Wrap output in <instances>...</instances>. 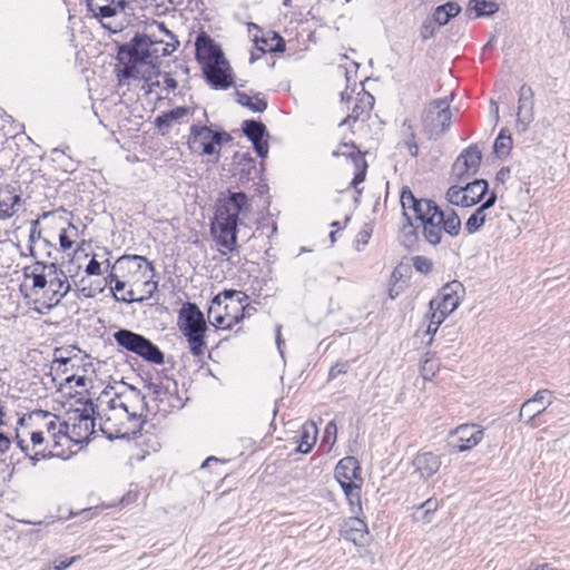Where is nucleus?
<instances>
[{
	"label": "nucleus",
	"instance_id": "f257e3e1",
	"mask_svg": "<svg viewBox=\"0 0 570 570\" xmlns=\"http://www.w3.org/2000/svg\"><path fill=\"white\" fill-rule=\"evenodd\" d=\"M92 413L99 416L100 430L108 439H129L141 431L148 404L138 389L120 383L102 391Z\"/></svg>",
	"mask_w": 570,
	"mask_h": 570
},
{
	"label": "nucleus",
	"instance_id": "f03ea898",
	"mask_svg": "<svg viewBox=\"0 0 570 570\" xmlns=\"http://www.w3.org/2000/svg\"><path fill=\"white\" fill-rule=\"evenodd\" d=\"M179 47V41H166L155 32L150 35L136 33L128 42L118 47L117 59L125 79L142 80L153 92L154 86H159L160 59L170 56Z\"/></svg>",
	"mask_w": 570,
	"mask_h": 570
},
{
	"label": "nucleus",
	"instance_id": "7ed1b4c3",
	"mask_svg": "<svg viewBox=\"0 0 570 570\" xmlns=\"http://www.w3.org/2000/svg\"><path fill=\"white\" fill-rule=\"evenodd\" d=\"M400 202L404 216L410 217L407 210H412L414 218L420 222L421 234L428 244H441L443 234L450 237L459 236L461 219L454 209H443L431 199L416 198L409 187L402 189Z\"/></svg>",
	"mask_w": 570,
	"mask_h": 570
},
{
	"label": "nucleus",
	"instance_id": "20e7f679",
	"mask_svg": "<svg viewBox=\"0 0 570 570\" xmlns=\"http://www.w3.org/2000/svg\"><path fill=\"white\" fill-rule=\"evenodd\" d=\"M247 209V196L243 191L229 193L227 197L219 199L216 204V224L219 225V236H216V243L223 247L219 249L222 256L234 250L238 218Z\"/></svg>",
	"mask_w": 570,
	"mask_h": 570
},
{
	"label": "nucleus",
	"instance_id": "39448f33",
	"mask_svg": "<svg viewBox=\"0 0 570 570\" xmlns=\"http://www.w3.org/2000/svg\"><path fill=\"white\" fill-rule=\"evenodd\" d=\"M177 326L186 337L190 353L200 357L204 355L205 334L207 325L203 312L195 303H185L178 313Z\"/></svg>",
	"mask_w": 570,
	"mask_h": 570
},
{
	"label": "nucleus",
	"instance_id": "423d86ee",
	"mask_svg": "<svg viewBox=\"0 0 570 570\" xmlns=\"http://www.w3.org/2000/svg\"><path fill=\"white\" fill-rule=\"evenodd\" d=\"M112 336L118 346L138 355L144 361L156 365L164 364V353L144 335L127 328H120L116 331Z\"/></svg>",
	"mask_w": 570,
	"mask_h": 570
},
{
	"label": "nucleus",
	"instance_id": "0eeeda50",
	"mask_svg": "<svg viewBox=\"0 0 570 570\" xmlns=\"http://www.w3.org/2000/svg\"><path fill=\"white\" fill-rule=\"evenodd\" d=\"M452 112L448 97L434 99L423 110L421 120L430 136L440 137L450 129Z\"/></svg>",
	"mask_w": 570,
	"mask_h": 570
},
{
	"label": "nucleus",
	"instance_id": "6e6552de",
	"mask_svg": "<svg viewBox=\"0 0 570 570\" xmlns=\"http://www.w3.org/2000/svg\"><path fill=\"white\" fill-rule=\"evenodd\" d=\"M243 293L237 291H224L216 295V307L220 308L224 304L225 313L216 312V332L218 330L230 328L243 318Z\"/></svg>",
	"mask_w": 570,
	"mask_h": 570
},
{
	"label": "nucleus",
	"instance_id": "1a4fd4ad",
	"mask_svg": "<svg viewBox=\"0 0 570 570\" xmlns=\"http://www.w3.org/2000/svg\"><path fill=\"white\" fill-rule=\"evenodd\" d=\"M112 269L118 274L115 276L122 277L131 283V286L139 285L142 278L153 277L154 266L144 256L124 255L114 264Z\"/></svg>",
	"mask_w": 570,
	"mask_h": 570
},
{
	"label": "nucleus",
	"instance_id": "9d476101",
	"mask_svg": "<svg viewBox=\"0 0 570 570\" xmlns=\"http://www.w3.org/2000/svg\"><path fill=\"white\" fill-rule=\"evenodd\" d=\"M47 282V287L42 289V296L37 302H40L45 308L51 309L68 294L70 284L65 272L55 263H50Z\"/></svg>",
	"mask_w": 570,
	"mask_h": 570
},
{
	"label": "nucleus",
	"instance_id": "9b49d317",
	"mask_svg": "<svg viewBox=\"0 0 570 570\" xmlns=\"http://www.w3.org/2000/svg\"><path fill=\"white\" fill-rule=\"evenodd\" d=\"M65 438L75 443H82L89 440L95 432V417L85 411H73L68 421H65Z\"/></svg>",
	"mask_w": 570,
	"mask_h": 570
},
{
	"label": "nucleus",
	"instance_id": "f8f14e48",
	"mask_svg": "<svg viewBox=\"0 0 570 570\" xmlns=\"http://www.w3.org/2000/svg\"><path fill=\"white\" fill-rule=\"evenodd\" d=\"M195 58L207 83L214 88V39L200 31L195 40Z\"/></svg>",
	"mask_w": 570,
	"mask_h": 570
},
{
	"label": "nucleus",
	"instance_id": "ddd939ff",
	"mask_svg": "<svg viewBox=\"0 0 570 570\" xmlns=\"http://www.w3.org/2000/svg\"><path fill=\"white\" fill-rule=\"evenodd\" d=\"M481 160L482 153L478 146H469L454 161L452 167V176L460 183L465 181L478 173Z\"/></svg>",
	"mask_w": 570,
	"mask_h": 570
},
{
	"label": "nucleus",
	"instance_id": "4468645a",
	"mask_svg": "<svg viewBox=\"0 0 570 570\" xmlns=\"http://www.w3.org/2000/svg\"><path fill=\"white\" fill-rule=\"evenodd\" d=\"M341 101L342 104L353 102L351 114L340 122V126H343L351 124V121H364L368 117L370 110L374 105V97L367 91L362 90L354 98L352 92L345 90L341 92Z\"/></svg>",
	"mask_w": 570,
	"mask_h": 570
},
{
	"label": "nucleus",
	"instance_id": "2eb2a0df",
	"mask_svg": "<svg viewBox=\"0 0 570 570\" xmlns=\"http://www.w3.org/2000/svg\"><path fill=\"white\" fill-rule=\"evenodd\" d=\"M38 420L40 425L38 430L50 440L52 446L60 444V439L65 438V423L59 417L48 411L38 410L30 414V420Z\"/></svg>",
	"mask_w": 570,
	"mask_h": 570
},
{
	"label": "nucleus",
	"instance_id": "dca6fc26",
	"mask_svg": "<svg viewBox=\"0 0 570 570\" xmlns=\"http://www.w3.org/2000/svg\"><path fill=\"white\" fill-rule=\"evenodd\" d=\"M188 147L194 154L212 155L214 153V130L207 125H193Z\"/></svg>",
	"mask_w": 570,
	"mask_h": 570
},
{
	"label": "nucleus",
	"instance_id": "f3484780",
	"mask_svg": "<svg viewBox=\"0 0 570 570\" xmlns=\"http://www.w3.org/2000/svg\"><path fill=\"white\" fill-rule=\"evenodd\" d=\"M534 119V92L528 85H522L518 92L517 124L522 131L529 128Z\"/></svg>",
	"mask_w": 570,
	"mask_h": 570
},
{
	"label": "nucleus",
	"instance_id": "a211bd4d",
	"mask_svg": "<svg viewBox=\"0 0 570 570\" xmlns=\"http://www.w3.org/2000/svg\"><path fill=\"white\" fill-rule=\"evenodd\" d=\"M484 430L476 424H461L451 432L456 439L458 444L454 445L458 452H464L476 446L483 439Z\"/></svg>",
	"mask_w": 570,
	"mask_h": 570
},
{
	"label": "nucleus",
	"instance_id": "6ab92c4d",
	"mask_svg": "<svg viewBox=\"0 0 570 570\" xmlns=\"http://www.w3.org/2000/svg\"><path fill=\"white\" fill-rule=\"evenodd\" d=\"M332 155L334 157H350L353 160L357 171L352 180V186L356 189L357 185L364 181L367 169V164L362 153L354 144L344 142Z\"/></svg>",
	"mask_w": 570,
	"mask_h": 570
},
{
	"label": "nucleus",
	"instance_id": "aec40b11",
	"mask_svg": "<svg viewBox=\"0 0 570 570\" xmlns=\"http://www.w3.org/2000/svg\"><path fill=\"white\" fill-rule=\"evenodd\" d=\"M551 404V392L549 390H540L533 397L522 404L519 419L521 420L525 416L528 417L527 423H530L538 415L542 414Z\"/></svg>",
	"mask_w": 570,
	"mask_h": 570
},
{
	"label": "nucleus",
	"instance_id": "412c9836",
	"mask_svg": "<svg viewBox=\"0 0 570 570\" xmlns=\"http://www.w3.org/2000/svg\"><path fill=\"white\" fill-rule=\"evenodd\" d=\"M243 132L252 141L256 154L264 158L268 154V144L265 139L267 136L266 127L263 122L256 120H245L242 125Z\"/></svg>",
	"mask_w": 570,
	"mask_h": 570
},
{
	"label": "nucleus",
	"instance_id": "4be33fe9",
	"mask_svg": "<svg viewBox=\"0 0 570 570\" xmlns=\"http://www.w3.org/2000/svg\"><path fill=\"white\" fill-rule=\"evenodd\" d=\"M459 288H462V285L458 282L445 285L439 296L430 301V309H442L450 315L460 304Z\"/></svg>",
	"mask_w": 570,
	"mask_h": 570
},
{
	"label": "nucleus",
	"instance_id": "5701e85b",
	"mask_svg": "<svg viewBox=\"0 0 570 570\" xmlns=\"http://www.w3.org/2000/svg\"><path fill=\"white\" fill-rule=\"evenodd\" d=\"M334 473L341 488L356 483V480L362 482L361 466L357 459L354 456H345L340 460Z\"/></svg>",
	"mask_w": 570,
	"mask_h": 570
},
{
	"label": "nucleus",
	"instance_id": "b1692460",
	"mask_svg": "<svg viewBox=\"0 0 570 570\" xmlns=\"http://www.w3.org/2000/svg\"><path fill=\"white\" fill-rule=\"evenodd\" d=\"M412 464L419 478L428 480L440 470L442 462L440 455L433 452H420L413 459Z\"/></svg>",
	"mask_w": 570,
	"mask_h": 570
},
{
	"label": "nucleus",
	"instance_id": "393cba45",
	"mask_svg": "<svg viewBox=\"0 0 570 570\" xmlns=\"http://www.w3.org/2000/svg\"><path fill=\"white\" fill-rule=\"evenodd\" d=\"M236 86L235 72L222 48L216 45V89H228Z\"/></svg>",
	"mask_w": 570,
	"mask_h": 570
},
{
	"label": "nucleus",
	"instance_id": "a878e982",
	"mask_svg": "<svg viewBox=\"0 0 570 570\" xmlns=\"http://www.w3.org/2000/svg\"><path fill=\"white\" fill-rule=\"evenodd\" d=\"M30 441L32 444V455H30V461L32 466H36L37 463L41 460L55 456L52 444L50 440L43 435V432H40L38 429L30 432Z\"/></svg>",
	"mask_w": 570,
	"mask_h": 570
},
{
	"label": "nucleus",
	"instance_id": "bb28decb",
	"mask_svg": "<svg viewBox=\"0 0 570 570\" xmlns=\"http://www.w3.org/2000/svg\"><path fill=\"white\" fill-rule=\"evenodd\" d=\"M190 114L187 107H177L168 111H164L155 118V127L158 128L159 132L165 136L167 135L175 124H181L184 118Z\"/></svg>",
	"mask_w": 570,
	"mask_h": 570
},
{
	"label": "nucleus",
	"instance_id": "cd10ccee",
	"mask_svg": "<svg viewBox=\"0 0 570 570\" xmlns=\"http://www.w3.org/2000/svg\"><path fill=\"white\" fill-rule=\"evenodd\" d=\"M69 213L63 208L59 207L58 209L43 212L37 219L31 222L30 226V240L32 242L35 236H40V229L39 224L40 219H49L51 218L53 223L56 224H67L68 228L72 229L75 233L73 235H77V227L71 223V220L68 218Z\"/></svg>",
	"mask_w": 570,
	"mask_h": 570
},
{
	"label": "nucleus",
	"instance_id": "c85d7f7f",
	"mask_svg": "<svg viewBox=\"0 0 570 570\" xmlns=\"http://www.w3.org/2000/svg\"><path fill=\"white\" fill-rule=\"evenodd\" d=\"M21 197L16 191V187L6 185L0 187V220L11 218L17 213Z\"/></svg>",
	"mask_w": 570,
	"mask_h": 570
},
{
	"label": "nucleus",
	"instance_id": "c756f323",
	"mask_svg": "<svg viewBox=\"0 0 570 570\" xmlns=\"http://www.w3.org/2000/svg\"><path fill=\"white\" fill-rule=\"evenodd\" d=\"M341 533L346 540L355 544H364L367 535V525L358 517H353L343 523Z\"/></svg>",
	"mask_w": 570,
	"mask_h": 570
},
{
	"label": "nucleus",
	"instance_id": "7c9ffc66",
	"mask_svg": "<svg viewBox=\"0 0 570 570\" xmlns=\"http://www.w3.org/2000/svg\"><path fill=\"white\" fill-rule=\"evenodd\" d=\"M50 263L36 262L33 265L24 268V277L32 281V293L35 295L47 287V278Z\"/></svg>",
	"mask_w": 570,
	"mask_h": 570
},
{
	"label": "nucleus",
	"instance_id": "2f4dec72",
	"mask_svg": "<svg viewBox=\"0 0 570 570\" xmlns=\"http://www.w3.org/2000/svg\"><path fill=\"white\" fill-rule=\"evenodd\" d=\"M497 202V195L491 194L489 198L475 209L465 223V230L469 234L478 232L485 223V210L492 207Z\"/></svg>",
	"mask_w": 570,
	"mask_h": 570
},
{
	"label": "nucleus",
	"instance_id": "473e14b6",
	"mask_svg": "<svg viewBox=\"0 0 570 570\" xmlns=\"http://www.w3.org/2000/svg\"><path fill=\"white\" fill-rule=\"evenodd\" d=\"M488 183L484 179H475L472 183H466L463 186L465 198H466V207L473 206L481 202L484 195L488 191Z\"/></svg>",
	"mask_w": 570,
	"mask_h": 570
},
{
	"label": "nucleus",
	"instance_id": "72a5a7b5",
	"mask_svg": "<svg viewBox=\"0 0 570 570\" xmlns=\"http://www.w3.org/2000/svg\"><path fill=\"white\" fill-rule=\"evenodd\" d=\"M255 45L259 51L265 52H283L285 50L284 39L276 32L268 37L255 38Z\"/></svg>",
	"mask_w": 570,
	"mask_h": 570
},
{
	"label": "nucleus",
	"instance_id": "f704fd0d",
	"mask_svg": "<svg viewBox=\"0 0 570 570\" xmlns=\"http://www.w3.org/2000/svg\"><path fill=\"white\" fill-rule=\"evenodd\" d=\"M149 278L150 277L142 278L141 282L139 283L144 286V295H141L140 297H137L135 295L136 291L134 288H131L127 292L126 296L118 297L115 294V298L117 301H121V302H126V303L142 302L145 299L150 298L153 296V294L157 291L158 284H157V282L150 281Z\"/></svg>",
	"mask_w": 570,
	"mask_h": 570
},
{
	"label": "nucleus",
	"instance_id": "c9c22d12",
	"mask_svg": "<svg viewBox=\"0 0 570 570\" xmlns=\"http://www.w3.org/2000/svg\"><path fill=\"white\" fill-rule=\"evenodd\" d=\"M126 6V0H109L106 4L94 3L92 10L89 11L92 12L95 17L111 18L118 12L124 11Z\"/></svg>",
	"mask_w": 570,
	"mask_h": 570
},
{
	"label": "nucleus",
	"instance_id": "e433bc0d",
	"mask_svg": "<svg viewBox=\"0 0 570 570\" xmlns=\"http://www.w3.org/2000/svg\"><path fill=\"white\" fill-rule=\"evenodd\" d=\"M461 11V7L456 2H446L435 8L432 19L438 26H445L451 18L456 17Z\"/></svg>",
	"mask_w": 570,
	"mask_h": 570
},
{
	"label": "nucleus",
	"instance_id": "4c0bfd02",
	"mask_svg": "<svg viewBox=\"0 0 570 570\" xmlns=\"http://www.w3.org/2000/svg\"><path fill=\"white\" fill-rule=\"evenodd\" d=\"M317 426L315 423H305L302 426L301 440L296 451L303 454L308 453L316 442Z\"/></svg>",
	"mask_w": 570,
	"mask_h": 570
},
{
	"label": "nucleus",
	"instance_id": "58836bf2",
	"mask_svg": "<svg viewBox=\"0 0 570 570\" xmlns=\"http://www.w3.org/2000/svg\"><path fill=\"white\" fill-rule=\"evenodd\" d=\"M236 101L248 109H250L254 112H262L266 109L267 102L265 98L261 95H256L254 98L248 96L245 92L235 91Z\"/></svg>",
	"mask_w": 570,
	"mask_h": 570
},
{
	"label": "nucleus",
	"instance_id": "ea45409f",
	"mask_svg": "<svg viewBox=\"0 0 570 570\" xmlns=\"http://www.w3.org/2000/svg\"><path fill=\"white\" fill-rule=\"evenodd\" d=\"M149 389L153 391L156 399L163 402L166 395H171L176 392L177 383L166 377L165 380H159V382H151Z\"/></svg>",
	"mask_w": 570,
	"mask_h": 570
},
{
	"label": "nucleus",
	"instance_id": "a19ab883",
	"mask_svg": "<svg viewBox=\"0 0 570 570\" xmlns=\"http://www.w3.org/2000/svg\"><path fill=\"white\" fill-rule=\"evenodd\" d=\"M468 10H473L475 17H488L495 13L499 6L492 0H470Z\"/></svg>",
	"mask_w": 570,
	"mask_h": 570
},
{
	"label": "nucleus",
	"instance_id": "79ce46f5",
	"mask_svg": "<svg viewBox=\"0 0 570 570\" xmlns=\"http://www.w3.org/2000/svg\"><path fill=\"white\" fill-rule=\"evenodd\" d=\"M346 497V500L351 507L353 513H357L362 510L361 507V484L353 483L341 488Z\"/></svg>",
	"mask_w": 570,
	"mask_h": 570
},
{
	"label": "nucleus",
	"instance_id": "37998d69",
	"mask_svg": "<svg viewBox=\"0 0 570 570\" xmlns=\"http://www.w3.org/2000/svg\"><path fill=\"white\" fill-rule=\"evenodd\" d=\"M494 151L499 157L508 156L512 148V138L508 129L502 128L494 141Z\"/></svg>",
	"mask_w": 570,
	"mask_h": 570
},
{
	"label": "nucleus",
	"instance_id": "c03bdc74",
	"mask_svg": "<svg viewBox=\"0 0 570 570\" xmlns=\"http://www.w3.org/2000/svg\"><path fill=\"white\" fill-rule=\"evenodd\" d=\"M446 199L450 204L455 206L466 207V198L463 186H451L446 191Z\"/></svg>",
	"mask_w": 570,
	"mask_h": 570
},
{
	"label": "nucleus",
	"instance_id": "a18cd8bd",
	"mask_svg": "<svg viewBox=\"0 0 570 570\" xmlns=\"http://www.w3.org/2000/svg\"><path fill=\"white\" fill-rule=\"evenodd\" d=\"M407 225L403 227V244L412 248L417 243V232L413 226L411 217H407Z\"/></svg>",
	"mask_w": 570,
	"mask_h": 570
},
{
	"label": "nucleus",
	"instance_id": "49530a36",
	"mask_svg": "<svg viewBox=\"0 0 570 570\" xmlns=\"http://www.w3.org/2000/svg\"><path fill=\"white\" fill-rule=\"evenodd\" d=\"M438 23L433 19L424 20L420 28V37L423 41H426L435 36Z\"/></svg>",
	"mask_w": 570,
	"mask_h": 570
},
{
	"label": "nucleus",
	"instance_id": "de8ad7c7",
	"mask_svg": "<svg viewBox=\"0 0 570 570\" xmlns=\"http://www.w3.org/2000/svg\"><path fill=\"white\" fill-rule=\"evenodd\" d=\"M413 266L417 272L429 274L433 268V263L425 256H415L413 257Z\"/></svg>",
	"mask_w": 570,
	"mask_h": 570
},
{
	"label": "nucleus",
	"instance_id": "09e8293b",
	"mask_svg": "<svg viewBox=\"0 0 570 570\" xmlns=\"http://www.w3.org/2000/svg\"><path fill=\"white\" fill-rule=\"evenodd\" d=\"M159 77H163V81L159 80V88H161V90H166L167 94L174 91L176 88H177V81L170 77L168 73H161ZM156 86L153 87V89L155 88Z\"/></svg>",
	"mask_w": 570,
	"mask_h": 570
},
{
	"label": "nucleus",
	"instance_id": "8fccbe9b",
	"mask_svg": "<svg viewBox=\"0 0 570 570\" xmlns=\"http://www.w3.org/2000/svg\"><path fill=\"white\" fill-rule=\"evenodd\" d=\"M348 368H350V364L347 362H337L335 365H333L330 368L328 379L334 380L338 375L347 373Z\"/></svg>",
	"mask_w": 570,
	"mask_h": 570
},
{
	"label": "nucleus",
	"instance_id": "3c124183",
	"mask_svg": "<svg viewBox=\"0 0 570 570\" xmlns=\"http://www.w3.org/2000/svg\"><path fill=\"white\" fill-rule=\"evenodd\" d=\"M59 245L63 252L72 248L73 246V240L66 228H61L59 233Z\"/></svg>",
	"mask_w": 570,
	"mask_h": 570
},
{
	"label": "nucleus",
	"instance_id": "603ef678",
	"mask_svg": "<svg viewBox=\"0 0 570 570\" xmlns=\"http://www.w3.org/2000/svg\"><path fill=\"white\" fill-rule=\"evenodd\" d=\"M158 31L164 36L163 38L166 39V41H175L178 40L177 37L165 26L164 22L154 21V24Z\"/></svg>",
	"mask_w": 570,
	"mask_h": 570
},
{
	"label": "nucleus",
	"instance_id": "864d4df0",
	"mask_svg": "<svg viewBox=\"0 0 570 570\" xmlns=\"http://www.w3.org/2000/svg\"><path fill=\"white\" fill-rule=\"evenodd\" d=\"M336 434H337V428H336V424L334 421H331L327 425H326V429H325V436L324 439L331 441V444H334L335 441H336Z\"/></svg>",
	"mask_w": 570,
	"mask_h": 570
},
{
	"label": "nucleus",
	"instance_id": "5fc2aeb1",
	"mask_svg": "<svg viewBox=\"0 0 570 570\" xmlns=\"http://www.w3.org/2000/svg\"><path fill=\"white\" fill-rule=\"evenodd\" d=\"M86 273L87 275H100L101 274V264L96 261L95 258H91L89 263L86 266Z\"/></svg>",
	"mask_w": 570,
	"mask_h": 570
},
{
	"label": "nucleus",
	"instance_id": "6e6d98bb",
	"mask_svg": "<svg viewBox=\"0 0 570 570\" xmlns=\"http://www.w3.org/2000/svg\"><path fill=\"white\" fill-rule=\"evenodd\" d=\"M432 311V314H431V318L430 321L432 322V325H436L440 327V325L443 323V321L445 320V317L449 315L448 313H443L442 309H431Z\"/></svg>",
	"mask_w": 570,
	"mask_h": 570
},
{
	"label": "nucleus",
	"instance_id": "4d7b16f0",
	"mask_svg": "<svg viewBox=\"0 0 570 570\" xmlns=\"http://www.w3.org/2000/svg\"><path fill=\"white\" fill-rule=\"evenodd\" d=\"M80 559V556H73L70 558H63L59 561L58 564H55V570H66L69 568L73 562Z\"/></svg>",
	"mask_w": 570,
	"mask_h": 570
},
{
	"label": "nucleus",
	"instance_id": "13d9d810",
	"mask_svg": "<svg viewBox=\"0 0 570 570\" xmlns=\"http://www.w3.org/2000/svg\"><path fill=\"white\" fill-rule=\"evenodd\" d=\"M70 362L69 357H65L62 355V351L60 348H57L55 351V360L53 363L57 364V370H59L61 366H67Z\"/></svg>",
	"mask_w": 570,
	"mask_h": 570
},
{
	"label": "nucleus",
	"instance_id": "bf43d9fd",
	"mask_svg": "<svg viewBox=\"0 0 570 570\" xmlns=\"http://www.w3.org/2000/svg\"><path fill=\"white\" fill-rule=\"evenodd\" d=\"M65 382L66 384H71L72 382H75V385L76 386H79V387H85L86 386V382H87V379L86 376H76V375H70V376H67L65 379Z\"/></svg>",
	"mask_w": 570,
	"mask_h": 570
},
{
	"label": "nucleus",
	"instance_id": "052dcab7",
	"mask_svg": "<svg viewBox=\"0 0 570 570\" xmlns=\"http://www.w3.org/2000/svg\"><path fill=\"white\" fill-rule=\"evenodd\" d=\"M11 445L10 439L2 432H0V454H4Z\"/></svg>",
	"mask_w": 570,
	"mask_h": 570
},
{
	"label": "nucleus",
	"instance_id": "680f3d73",
	"mask_svg": "<svg viewBox=\"0 0 570 570\" xmlns=\"http://www.w3.org/2000/svg\"><path fill=\"white\" fill-rule=\"evenodd\" d=\"M421 508H424L425 511H424V515H429L430 513H432L433 511L436 510L438 508V503L435 501H433L432 499H429L426 500L422 505Z\"/></svg>",
	"mask_w": 570,
	"mask_h": 570
},
{
	"label": "nucleus",
	"instance_id": "e2e57ef3",
	"mask_svg": "<svg viewBox=\"0 0 570 570\" xmlns=\"http://www.w3.org/2000/svg\"><path fill=\"white\" fill-rule=\"evenodd\" d=\"M16 439L20 450L30 459V455H32V453H30V446L24 440L20 439L19 434L16 435Z\"/></svg>",
	"mask_w": 570,
	"mask_h": 570
},
{
	"label": "nucleus",
	"instance_id": "0e129e2a",
	"mask_svg": "<svg viewBox=\"0 0 570 570\" xmlns=\"http://www.w3.org/2000/svg\"><path fill=\"white\" fill-rule=\"evenodd\" d=\"M126 285L131 286V283L125 278H119V279H116L115 286L111 287V289L115 292H120V291L125 289Z\"/></svg>",
	"mask_w": 570,
	"mask_h": 570
},
{
	"label": "nucleus",
	"instance_id": "69168bd1",
	"mask_svg": "<svg viewBox=\"0 0 570 570\" xmlns=\"http://www.w3.org/2000/svg\"><path fill=\"white\" fill-rule=\"evenodd\" d=\"M406 148L411 156H413V157L417 156L419 147L415 141H413V140L406 141Z\"/></svg>",
	"mask_w": 570,
	"mask_h": 570
},
{
	"label": "nucleus",
	"instance_id": "338daca9",
	"mask_svg": "<svg viewBox=\"0 0 570 570\" xmlns=\"http://www.w3.org/2000/svg\"><path fill=\"white\" fill-rule=\"evenodd\" d=\"M118 274L116 269H112V265L110 266V274L106 277V284H112L116 282V279H119V276H115Z\"/></svg>",
	"mask_w": 570,
	"mask_h": 570
},
{
	"label": "nucleus",
	"instance_id": "774afa93",
	"mask_svg": "<svg viewBox=\"0 0 570 570\" xmlns=\"http://www.w3.org/2000/svg\"><path fill=\"white\" fill-rule=\"evenodd\" d=\"M509 168H501L497 174V179L503 181L504 178L509 175Z\"/></svg>",
	"mask_w": 570,
	"mask_h": 570
}]
</instances>
